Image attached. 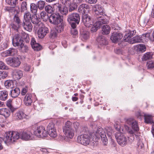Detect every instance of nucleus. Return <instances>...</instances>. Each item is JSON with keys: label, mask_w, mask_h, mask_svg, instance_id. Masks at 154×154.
Listing matches in <instances>:
<instances>
[{"label": "nucleus", "mask_w": 154, "mask_h": 154, "mask_svg": "<svg viewBox=\"0 0 154 154\" xmlns=\"http://www.w3.org/2000/svg\"><path fill=\"white\" fill-rule=\"evenodd\" d=\"M34 138V135L31 131L25 130L20 132L10 131L5 133L4 140L5 142L13 143L20 138L23 140H32Z\"/></svg>", "instance_id": "nucleus-1"}, {"label": "nucleus", "mask_w": 154, "mask_h": 154, "mask_svg": "<svg viewBox=\"0 0 154 154\" xmlns=\"http://www.w3.org/2000/svg\"><path fill=\"white\" fill-rule=\"evenodd\" d=\"M49 21L51 23L56 25V29L59 33L63 30L64 23L63 17L59 13L51 14L49 17Z\"/></svg>", "instance_id": "nucleus-2"}, {"label": "nucleus", "mask_w": 154, "mask_h": 154, "mask_svg": "<svg viewBox=\"0 0 154 154\" xmlns=\"http://www.w3.org/2000/svg\"><path fill=\"white\" fill-rule=\"evenodd\" d=\"M125 123L124 127L128 133L133 136H136L135 133H137L139 129L137 122L134 119L130 118L127 119Z\"/></svg>", "instance_id": "nucleus-3"}, {"label": "nucleus", "mask_w": 154, "mask_h": 154, "mask_svg": "<svg viewBox=\"0 0 154 154\" xmlns=\"http://www.w3.org/2000/svg\"><path fill=\"white\" fill-rule=\"evenodd\" d=\"M80 20V16L77 13H71L67 16V21L70 25L71 28H76L77 25L79 23Z\"/></svg>", "instance_id": "nucleus-4"}, {"label": "nucleus", "mask_w": 154, "mask_h": 154, "mask_svg": "<svg viewBox=\"0 0 154 154\" xmlns=\"http://www.w3.org/2000/svg\"><path fill=\"white\" fill-rule=\"evenodd\" d=\"M72 122L68 121L65 124V125L63 128V131L66 136L70 139L72 138L74 135V131L72 128Z\"/></svg>", "instance_id": "nucleus-5"}, {"label": "nucleus", "mask_w": 154, "mask_h": 154, "mask_svg": "<svg viewBox=\"0 0 154 154\" xmlns=\"http://www.w3.org/2000/svg\"><path fill=\"white\" fill-rule=\"evenodd\" d=\"M91 137L90 134H82L78 136L77 141L78 142L84 146L89 144Z\"/></svg>", "instance_id": "nucleus-6"}, {"label": "nucleus", "mask_w": 154, "mask_h": 154, "mask_svg": "<svg viewBox=\"0 0 154 154\" xmlns=\"http://www.w3.org/2000/svg\"><path fill=\"white\" fill-rule=\"evenodd\" d=\"M12 43L13 46L19 48L24 44L22 36L21 31L20 32L15 34L12 39Z\"/></svg>", "instance_id": "nucleus-7"}, {"label": "nucleus", "mask_w": 154, "mask_h": 154, "mask_svg": "<svg viewBox=\"0 0 154 154\" xmlns=\"http://www.w3.org/2000/svg\"><path fill=\"white\" fill-rule=\"evenodd\" d=\"M115 137L119 145L122 146H124L126 145L127 139L122 133L120 131L116 132Z\"/></svg>", "instance_id": "nucleus-8"}, {"label": "nucleus", "mask_w": 154, "mask_h": 154, "mask_svg": "<svg viewBox=\"0 0 154 154\" xmlns=\"http://www.w3.org/2000/svg\"><path fill=\"white\" fill-rule=\"evenodd\" d=\"M7 64L13 67H17L20 66L21 62L17 57H9L6 59Z\"/></svg>", "instance_id": "nucleus-9"}, {"label": "nucleus", "mask_w": 154, "mask_h": 154, "mask_svg": "<svg viewBox=\"0 0 154 154\" xmlns=\"http://www.w3.org/2000/svg\"><path fill=\"white\" fill-rule=\"evenodd\" d=\"M82 21L87 27H91L93 24V19L91 17L87 14H83L82 16Z\"/></svg>", "instance_id": "nucleus-10"}, {"label": "nucleus", "mask_w": 154, "mask_h": 154, "mask_svg": "<svg viewBox=\"0 0 154 154\" xmlns=\"http://www.w3.org/2000/svg\"><path fill=\"white\" fill-rule=\"evenodd\" d=\"M33 133L35 135L39 138L46 137L48 135L47 131L42 126L38 128L35 130L34 131Z\"/></svg>", "instance_id": "nucleus-11"}, {"label": "nucleus", "mask_w": 154, "mask_h": 154, "mask_svg": "<svg viewBox=\"0 0 154 154\" xmlns=\"http://www.w3.org/2000/svg\"><path fill=\"white\" fill-rule=\"evenodd\" d=\"M96 136L99 135L101 137L102 140L104 145H106L108 143V139L106 133L102 128H99L96 132Z\"/></svg>", "instance_id": "nucleus-12"}, {"label": "nucleus", "mask_w": 154, "mask_h": 154, "mask_svg": "<svg viewBox=\"0 0 154 154\" xmlns=\"http://www.w3.org/2000/svg\"><path fill=\"white\" fill-rule=\"evenodd\" d=\"M96 17L94 26H98L99 28L102 26V25L106 24L108 22L107 20L102 16H96Z\"/></svg>", "instance_id": "nucleus-13"}, {"label": "nucleus", "mask_w": 154, "mask_h": 154, "mask_svg": "<svg viewBox=\"0 0 154 154\" xmlns=\"http://www.w3.org/2000/svg\"><path fill=\"white\" fill-rule=\"evenodd\" d=\"M48 32V28L45 26L42 25L38 30L37 35L38 37L40 38H44Z\"/></svg>", "instance_id": "nucleus-14"}, {"label": "nucleus", "mask_w": 154, "mask_h": 154, "mask_svg": "<svg viewBox=\"0 0 154 154\" xmlns=\"http://www.w3.org/2000/svg\"><path fill=\"white\" fill-rule=\"evenodd\" d=\"M92 8L95 14L97 16L103 15L105 13L104 8L99 4L92 6Z\"/></svg>", "instance_id": "nucleus-15"}, {"label": "nucleus", "mask_w": 154, "mask_h": 154, "mask_svg": "<svg viewBox=\"0 0 154 154\" xmlns=\"http://www.w3.org/2000/svg\"><path fill=\"white\" fill-rule=\"evenodd\" d=\"M123 36V34L121 32H114L112 33L110 39L113 43H116L120 41Z\"/></svg>", "instance_id": "nucleus-16"}, {"label": "nucleus", "mask_w": 154, "mask_h": 154, "mask_svg": "<svg viewBox=\"0 0 154 154\" xmlns=\"http://www.w3.org/2000/svg\"><path fill=\"white\" fill-rule=\"evenodd\" d=\"M56 8V9L63 15H66L68 13V10L67 8L64 6H62L61 5L59 4L55 5L54 8Z\"/></svg>", "instance_id": "nucleus-17"}, {"label": "nucleus", "mask_w": 154, "mask_h": 154, "mask_svg": "<svg viewBox=\"0 0 154 154\" xmlns=\"http://www.w3.org/2000/svg\"><path fill=\"white\" fill-rule=\"evenodd\" d=\"M98 45L101 46L106 45L108 41L106 38L103 35L98 36L96 39Z\"/></svg>", "instance_id": "nucleus-18"}, {"label": "nucleus", "mask_w": 154, "mask_h": 154, "mask_svg": "<svg viewBox=\"0 0 154 154\" xmlns=\"http://www.w3.org/2000/svg\"><path fill=\"white\" fill-rule=\"evenodd\" d=\"M136 33L135 30L129 31L128 32L124 35L123 38L124 42L129 43L132 39L131 38Z\"/></svg>", "instance_id": "nucleus-19"}, {"label": "nucleus", "mask_w": 154, "mask_h": 154, "mask_svg": "<svg viewBox=\"0 0 154 154\" xmlns=\"http://www.w3.org/2000/svg\"><path fill=\"white\" fill-rule=\"evenodd\" d=\"M139 116H144L145 123L147 124H152L154 122L152 120V116L151 115H149L144 113H139Z\"/></svg>", "instance_id": "nucleus-20"}, {"label": "nucleus", "mask_w": 154, "mask_h": 154, "mask_svg": "<svg viewBox=\"0 0 154 154\" xmlns=\"http://www.w3.org/2000/svg\"><path fill=\"white\" fill-rule=\"evenodd\" d=\"M21 26H22L25 30L29 32L32 31V28L31 21H23Z\"/></svg>", "instance_id": "nucleus-21"}, {"label": "nucleus", "mask_w": 154, "mask_h": 154, "mask_svg": "<svg viewBox=\"0 0 154 154\" xmlns=\"http://www.w3.org/2000/svg\"><path fill=\"white\" fill-rule=\"evenodd\" d=\"M23 76V72L20 70L17 69L14 71L13 76L14 79L18 80L21 78Z\"/></svg>", "instance_id": "nucleus-22"}, {"label": "nucleus", "mask_w": 154, "mask_h": 154, "mask_svg": "<svg viewBox=\"0 0 154 154\" xmlns=\"http://www.w3.org/2000/svg\"><path fill=\"white\" fill-rule=\"evenodd\" d=\"M90 8L89 5L83 4L79 6L78 10L79 12L82 13V14H86L85 11Z\"/></svg>", "instance_id": "nucleus-23"}, {"label": "nucleus", "mask_w": 154, "mask_h": 154, "mask_svg": "<svg viewBox=\"0 0 154 154\" xmlns=\"http://www.w3.org/2000/svg\"><path fill=\"white\" fill-rule=\"evenodd\" d=\"M20 94V90L19 88H16L14 89L13 88L10 91V95L12 98H15L17 97Z\"/></svg>", "instance_id": "nucleus-24"}, {"label": "nucleus", "mask_w": 154, "mask_h": 154, "mask_svg": "<svg viewBox=\"0 0 154 154\" xmlns=\"http://www.w3.org/2000/svg\"><path fill=\"white\" fill-rule=\"evenodd\" d=\"M32 95L27 94L24 99V101L26 106L30 105L32 102Z\"/></svg>", "instance_id": "nucleus-25"}, {"label": "nucleus", "mask_w": 154, "mask_h": 154, "mask_svg": "<svg viewBox=\"0 0 154 154\" xmlns=\"http://www.w3.org/2000/svg\"><path fill=\"white\" fill-rule=\"evenodd\" d=\"M6 55L8 56H14L16 54L17 52V50L14 48H10L8 50L5 52Z\"/></svg>", "instance_id": "nucleus-26"}, {"label": "nucleus", "mask_w": 154, "mask_h": 154, "mask_svg": "<svg viewBox=\"0 0 154 154\" xmlns=\"http://www.w3.org/2000/svg\"><path fill=\"white\" fill-rule=\"evenodd\" d=\"M41 21V19L40 18H38L36 15L32 16L31 21L33 23L36 24L37 25H39L40 24L42 25L40 21Z\"/></svg>", "instance_id": "nucleus-27"}, {"label": "nucleus", "mask_w": 154, "mask_h": 154, "mask_svg": "<svg viewBox=\"0 0 154 154\" xmlns=\"http://www.w3.org/2000/svg\"><path fill=\"white\" fill-rule=\"evenodd\" d=\"M8 92L5 90L0 91V100L5 101L8 99Z\"/></svg>", "instance_id": "nucleus-28"}, {"label": "nucleus", "mask_w": 154, "mask_h": 154, "mask_svg": "<svg viewBox=\"0 0 154 154\" xmlns=\"http://www.w3.org/2000/svg\"><path fill=\"white\" fill-rule=\"evenodd\" d=\"M143 42L142 38L140 36H137L132 38L130 41L128 43L130 44H133L137 43Z\"/></svg>", "instance_id": "nucleus-29"}, {"label": "nucleus", "mask_w": 154, "mask_h": 154, "mask_svg": "<svg viewBox=\"0 0 154 154\" xmlns=\"http://www.w3.org/2000/svg\"><path fill=\"white\" fill-rule=\"evenodd\" d=\"M110 28L108 25H104L102 28V32L103 35L109 34L110 31Z\"/></svg>", "instance_id": "nucleus-30"}, {"label": "nucleus", "mask_w": 154, "mask_h": 154, "mask_svg": "<svg viewBox=\"0 0 154 154\" xmlns=\"http://www.w3.org/2000/svg\"><path fill=\"white\" fill-rule=\"evenodd\" d=\"M153 54L152 52H147L144 54L142 58L143 61L150 60L152 58Z\"/></svg>", "instance_id": "nucleus-31"}, {"label": "nucleus", "mask_w": 154, "mask_h": 154, "mask_svg": "<svg viewBox=\"0 0 154 154\" xmlns=\"http://www.w3.org/2000/svg\"><path fill=\"white\" fill-rule=\"evenodd\" d=\"M4 85L6 88L11 89L14 87V83L12 80H7L5 82Z\"/></svg>", "instance_id": "nucleus-32"}, {"label": "nucleus", "mask_w": 154, "mask_h": 154, "mask_svg": "<svg viewBox=\"0 0 154 154\" xmlns=\"http://www.w3.org/2000/svg\"><path fill=\"white\" fill-rule=\"evenodd\" d=\"M2 115L4 116L5 118H7L9 116L10 112L9 110L6 108H2Z\"/></svg>", "instance_id": "nucleus-33"}, {"label": "nucleus", "mask_w": 154, "mask_h": 154, "mask_svg": "<svg viewBox=\"0 0 154 154\" xmlns=\"http://www.w3.org/2000/svg\"><path fill=\"white\" fill-rule=\"evenodd\" d=\"M59 33L57 29H56V27L55 29H51L49 32V37L51 38H54L56 37L57 33Z\"/></svg>", "instance_id": "nucleus-34"}, {"label": "nucleus", "mask_w": 154, "mask_h": 154, "mask_svg": "<svg viewBox=\"0 0 154 154\" xmlns=\"http://www.w3.org/2000/svg\"><path fill=\"white\" fill-rule=\"evenodd\" d=\"M89 32L87 31L82 32L81 34L80 37L82 40L85 41L88 40L89 38Z\"/></svg>", "instance_id": "nucleus-35"}, {"label": "nucleus", "mask_w": 154, "mask_h": 154, "mask_svg": "<svg viewBox=\"0 0 154 154\" xmlns=\"http://www.w3.org/2000/svg\"><path fill=\"white\" fill-rule=\"evenodd\" d=\"M5 2L8 5L13 8L16 7L18 4V0H5Z\"/></svg>", "instance_id": "nucleus-36"}, {"label": "nucleus", "mask_w": 154, "mask_h": 154, "mask_svg": "<svg viewBox=\"0 0 154 154\" xmlns=\"http://www.w3.org/2000/svg\"><path fill=\"white\" fill-rule=\"evenodd\" d=\"M30 8L31 12L34 15H36L38 10L37 5L33 3H31L30 4Z\"/></svg>", "instance_id": "nucleus-37"}, {"label": "nucleus", "mask_w": 154, "mask_h": 154, "mask_svg": "<svg viewBox=\"0 0 154 154\" xmlns=\"http://www.w3.org/2000/svg\"><path fill=\"white\" fill-rule=\"evenodd\" d=\"M12 99H9L7 101L6 104L7 106L9 108L11 111L13 112L15 111V109L12 105Z\"/></svg>", "instance_id": "nucleus-38"}, {"label": "nucleus", "mask_w": 154, "mask_h": 154, "mask_svg": "<svg viewBox=\"0 0 154 154\" xmlns=\"http://www.w3.org/2000/svg\"><path fill=\"white\" fill-rule=\"evenodd\" d=\"M111 131L112 132V131ZM107 135L109 137V139L111 141V146L112 147H115L116 146V143L114 142V141L113 139H112V132H107Z\"/></svg>", "instance_id": "nucleus-39"}, {"label": "nucleus", "mask_w": 154, "mask_h": 154, "mask_svg": "<svg viewBox=\"0 0 154 154\" xmlns=\"http://www.w3.org/2000/svg\"><path fill=\"white\" fill-rule=\"evenodd\" d=\"M20 51L23 53H28L29 51V48L28 46L24 45V43L19 48Z\"/></svg>", "instance_id": "nucleus-40"}, {"label": "nucleus", "mask_w": 154, "mask_h": 154, "mask_svg": "<svg viewBox=\"0 0 154 154\" xmlns=\"http://www.w3.org/2000/svg\"><path fill=\"white\" fill-rule=\"evenodd\" d=\"M32 17L30 13L28 12L24 15V18L23 21H31Z\"/></svg>", "instance_id": "nucleus-41"}, {"label": "nucleus", "mask_w": 154, "mask_h": 154, "mask_svg": "<svg viewBox=\"0 0 154 154\" xmlns=\"http://www.w3.org/2000/svg\"><path fill=\"white\" fill-rule=\"evenodd\" d=\"M146 50L145 46L143 44H140L137 47V51L141 52H144Z\"/></svg>", "instance_id": "nucleus-42"}, {"label": "nucleus", "mask_w": 154, "mask_h": 154, "mask_svg": "<svg viewBox=\"0 0 154 154\" xmlns=\"http://www.w3.org/2000/svg\"><path fill=\"white\" fill-rule=\"evenodd\" d=\"M47 133L51 137H55L57 136V132L56 129H53L52 130L47 131Z\"/></svg>", "instance_id": "nucleus-43"}, {"label": "nucleus", "mask_w": 154, "mask_h": 154, "mask_svg": "<svg viewBox=\"0 0 154 154\" xmlns=\"http://www.w3.org/2000/svg\"><path fill=\"white\" fill-rule=\"evenodd\" d=\"M45 10L48 13L51 14H53L54 11V8L49 5H47L45 7Z\"/></svg>", "instance_id": "nucleus-44"}, {"label": "nucleus", "mask_w": 154, "mask_h": 154, "mask_svg": "<svg viewBox=\"0 0 154 154\" xmlns=\"http://www.w3.org/2000/svg\"><path fill=\"white\" fill-rule=\"evenodd\" d=\"M21 33L23 41L24 39L26 42L28 43L29 42L28 35L23 31H21Z\"/></svg>", "instance_id": "nucleus-45"}, {"label": "nucleus", "mask_w": 154, "mask_h": 154, "mask_svg": "<svg viewBox=\"0 0 154 154\" xmlns=\"http://www.w3.org/2000/svg\"><path fill=\"white\" fill-rule=\"evenodd\" d=\"M45 2L44 1L42 0L39 1L37 5L38 8L40 10L43 9L45 5Z\"/></svg>", "instance_id": "nucleus-46"}, {"label": "nucleus", "mask_w": 154, "mask_h": 154, "mask_svg": "<svg viewBox=\"0 0 154 154\" xmlns=\"http://www.w3.org/2000/svg\"><path fill=\"white\" fill-rule=\"evenodd\" d=\"M27 10V4L26 1H24L22 3L21 6V11L23 12Z\"/></svg>", "instance_id": "nucleus-47"}, {"label": "nucleus", "mask_w": 154, "mask_h": 154, "mask_svg": "<svg viewBox=\"0 0 154 154\" xmlns=\"http://www.w3.org/2000/svg\"><path fill=\"white\" fill-rule=\"evenodd\" d=\"M26 115L22 111H19L17 113V116L20 119H21L25 117Z\"/></svg>", "instance_id": "nucleus-48"}, {"label": "nucleus", "mask_w": 154, "mask_h": 154, "mask_svg": "<svg viewBox=\"0 0 154 154\" xmlns=\"http://www.w3.org/2000/svg\"><path fill=\"white\" fill-rule=\"evenodd\" d=\"M10 26L12 29L15 31H18L19 29L21 26V25H18L17 23L15 24L14 23H12L10 25Z\"/></svg>", "instance_id": "nucleus-49"}, {"label": "nucleus", "mask_w": 154, "mask_h": 154, "mask_svg": "<svg viewBox=\"0 0 154 154\" xmlns=\"http://www.w3.org/2000/svg\"><path fill=\"white\" fill-rule=\"evenodd\" d=\"M76 3H72L70 4L69 8V12H71L76 9L77 5Z\"/></svg>", "instance_id": "nucleus-50"}, {"label": "nucleus", "mask_w": 154, "mask_h": 154, "mask_svg": "<svg viewBox=\"0 0 154 154\" xmlns=\"http://www.w3.org/2000/svg\"><path fill=\"white\" fill-rule=\"evenodd\" d=\"M32 48L35 51H38L41 49L42 47L39 44L37 43L32 46Z\"/></svg>", "instance_id": "nucleus-51"}, {"label": "nucleus", "mask_w": 154, "mask_h": 154, "mask_svg": "<svg viewBox=\"0 0 154 154\" xmlns=\"http://www.w3.org/2000/svg\"><path fill=\"white\" fill-rule=\"evenodd\" d=\"M14 22L16 23L21 25L22 22H21L20 20L18 15H15L14 17Z\"/></svg>", "instance_id": "nucleus-52"}, {"label": "nucleus", "mask_w": 154, "mask_h": 154, "mask_svg": "<svg viewBox=\"0 0 154 154\" xmlns=\"http://www.w3.org/2000/svg\"><path fill=\"white\" fill-rule=\"evenodd\" d=\"M146 66L148 69H151L154 67V61H149L147 62Z\"/></svg>", "instance_id": "nucleus-53"}, {"label": "nucleus", "mask_w": 154, "mask_h": 154, "mask_svg": "<svg viewBox=\"0 0 154 154\" xmlns=\"http://www.w3.org/2000/svg\"><path fill=\"white\" fill-rule=\"evenodd\" d=\"M8 76L7 72L6 71H0V80L4 79Z\"/></svg>", "instance_id": "nucleus-54"}, {"label": "nucleus", "mask_w": 154, "mask_h": 154, "mask_svg": "<svg viewBox=\"0 0 154 154\" xmlns=\"http://www.w3.org/2000/svg\"><path fill=\"white\" fill-rule=\"evenodd\" d=\"M8 46V45L6 42L1 43L0 44V51H2L6 49Z\"/></svg>", "instance_id": "nucleus-55"}, {"label": "nucleus", "mask_w": 154, "mask_h": 154, "mask_svg": "<svg viewBox=\"0 0 154 154\" xmlns=\"http://www.w3.org/2000/svg\"><path fill=\"white\" fill-rule=\"evenodd\" d=\"M55 129L54 126V124L53 122L50 123L47 127V131L52 130L53 129Z\"/></svg>", "instance_id": "nucleus-56"}, {"label": "nucleus", "mask_w": 154, "mask_h": 154, "mask_svg": "<svg viewBox=\"0 0 154 154\" xmlns=\"http://www.w3.org/2000/svg\"><path fill=\"white\" fill-rule=\"evenodd\" d=\"M8 69V67L5 65V63L0 61V69Z\"/></svg>", "instance_id": "nucleus-57"}, {"label": "nucleus", "mask_w": 154, "mask_h": 154, "mask_svg": "<svg viewBox=\"0 0 154 154\" xmlns=\"http://www.w3.org/2000/svg\"><path fill=\"white\" fill-rule=\"evenodd\" d=\"M73 126L74 128L75 129L76 133H79V123L78 122H74L73 123Z\"/></svg>", "instance_id": "nucleus-58"}, {"label": "nucleus", "mask_w": 154, "mask_h": 154, "mask_svg": "<svg viewBox=\"0 0 154 154\" xmlns=\"http://www.w3.org/2000/svg\"><path fill=\"white\" fill-rule=\"evenodd\" d=\"M91 26L92 27L91 28V31L92 32H96L97 31V29L100 28L98 26H94V24H92V26Z\"/></svg>", "instance_id": "nucleus-59"}, {"label": "nucleus", "mask_w": 154, "mask_h": 154, "mask_svg": "<svg viewBox=\"0 0 154 154\" xmlns=\"http://www.w3.org/2000/svg\"><path fill=\"white\" fill-rule=\"evenodd\" d=\"M80 133H82V134H90L88 132V128L86 127H82V130L80 131Z\"/></svg>", "instance_id": "nucleus-60"}, {"label": "nucleus", "mask_w": 154, "mask_h": 154, "mask_svg": "<svg viewBox=\"0 0 154 154\" xmlns=\"http://www.w3.org/2000/svg\"><path fill=\"white\" fill-rule=\"evenodd\" d=\"M5 134V133L2 135V137H0V150H1L3 148V147H2V140L3 141H4L5 143L6 144H7L8 143H10V142H5V141L4 140V139H3Z\"/></svg>", "instance_id": "nucleus-61"}, {"label": "nucleus", "mask_w": 154, "mask_h": 154, "mask_svg": "<svg viewBox=\"0 0 154 154\" xmlns=\"http://www.w3.org/2000/svg\"><path fill=\"white\" fill-rule=\"evenodd\" d=\"M30 67L27 64H24L23 66V70L26 71H30Z\"/></svg>", "instance_id": "nucleus-62"}, {"label": "nucleus", "mask_w": 154, "mask_h": 154, "mask_svg": "<svg viewBox=\"0 0 154 154\" xmlns=\"http://www.w3.org/2000/svg\"><path fill=\"white\" fill-rule=\"evenodd\" d=\"M76 28H72L71 32L73 36H75L78 33V31L75 29Z\"/></svg>", "instance_id": "nucleus-63"}, {"label": "nucleus", "mask_w": 154, "mask_h": 154, "mask_svg": "<svg viewBox=\"0 0 154 154\" xmlns=\"http://www.w3.org/2000/svg\"><path fill=\"white\" fill-rule=\"evenodd\" d=\"M150 35V33H145L143 34L140 37L143 39H143H144L146 37L149 38V37Z\"/></svg>", "instance_id": "nucleus-64"}]
</instances>
